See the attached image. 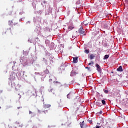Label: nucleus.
<instances>
[{"instance_id":"1","label":"nucleus","mask_w":128,"mask_h":128,"mask_svg":"<svg viewBox=\"0 0 128 128\" xmlns=\"http://www.w3.org/2000/svg\"><path fill=\"white\" fill-rule=\"evenodd\" d=\"M75 94L74 92H70L68 95L67 98H72L74 96Z\"/></svg>"},{"instance_id":"2","label":"nucleus","mask_w":128,"mask_h":128,"mask_svg":"<svg viewBox=\"0 0 128 128\" xmlns=\"http://www.w3.org/2000/svg\"><path fill=\"white\" fill-rule=\"evenodd\" d=\"M78 32L79 34H84V28H82V26H81L80 28H79Z\"/></svg>"},{"instance_id":"3","label":"nucleus","mask_w":128,"mask_h":128,"mask_svg":"<svg viewBox=\"0 0 128 128\" xmlns=\"http://www.w3.org/2000/svg\"><path fill=\"white\" fill-rule=\"evenodd\" d=\"M90 20H86L84 21V26H88V24H90Z\"/></svg>"},{"instance_id":"4","label":"nucleus","mask_w":128,"mask_h":128,"mask_svg":"<svg viewBox=\"0 0 128 128\" xmlns=\"http://www.w3.org/2000/svg\"><path fill=\"white\" fill-rule=\"evenodd\" d=\"M96 68H97V70L98 72H102V69L100 68V65H98V64H96Z\"/></svg>"},{"instance_id":"5","label":"nucleus","mask_w":128,"mask_h":128,"mask_svg":"<svg viewBox=\"0 0 128 128\" xmlns=\"http://www.w3.org/2000/svg\"><path fill=\"white\" fill-rule=\"evenodd\" d=\"M78 58V56L73 58V62H74V64H77Z\"/></svg>"},{"instance_id":"6","label":"nucleus","mask_w":128,"mask_h":128,"mask_svg":"<svg viewBox=\"0 0 128 128\" xmlns=\"http://www.w3.org/2000/svg\"><path fill=\"white\" fill-rule=\"evenodd\" d=\"M73 28H74V24H72L71 25L68 26V30H73Z\"/></svg>"},{"instance_id":"7","label":"nucleus","mask_w":128,"mask_h":128,"mask_svg":"<svg viewBox=\"0 0 128 128\" xmlns=\"http://www.w3.org/2000/svg\"><path fill=\"white\" fill-rule=\"evenodd\" d=\"M118 72H124V70H122V66H120L118 68H117Z\"/></svg>"},{"instance_id":"8","label":"nucleus","mask_w":128,"mask_h":128,"mask_svg":"<svg viewBox=\"0 0 128 128\" xmlns=\"http://www.w3.org/2000/svg\"><path fill=\"white\" fill-rule=\"evenodd\" d=\"M44 74H50V71H48V70L46 69V70H44Z\"/></svg>"},{"instance_id":"9","label":"nucleus","mask_w":128,"mask_h":128,"mask_svg":"<svg viewBox=\"0 0 128 128\" xmlns=\"http://www.w3.org/2000/svg\"><path fill=\"white\" fill-rule=\"evenodd\" d=\"M10 24H11V26H16V23H14V20H12L10 21Z\"/></svg>"},{"instance_id":"10","label":"nucleus","mask_w":128,"mask_h":128,"mask_svg":"<svg viewBox=\"0 0 128 128\" xmlns=\"http://www.w3.org/2000/svg\"><path fill=\"white\" fill-rule=\"evenodd\" d=\"M109 56L108 54H106L104 56V60H106L107 58H108Z\"/></svg>"},{"instance_id":"11","label":"nucleus","mask_w":128,"mask_h":128,"mask_svg":"<svg viewBox=\"0 0 128 128\" xmlns=\"http://www.w3.org/2000/svg\"><path fill=\"white\" fill-rule=\"evenodd\" d=\"M90 60H93L94 58V56L92 54H90Z\"/></svg>"},{"instance_id":"12","label":"nucleus","mask_w":128,"mask_h":128,"mask_svg":"<svg viewBox=\"0 0 128 128\" xmlns=\"http://www.w3.org/2000/svg\"><path fill=\"white\" fill-rule=\"evenodd\" d=\"M103 90H104V92L105 94H108V90H106L104 89Z\"/></svg>"},{"instance_id":"13","label":"nucleus","mask_w":128,"mask_h":128,"mask_svg":"<svg viewBox=\"0 0 128 128\" xmlns=\"http://www.w3.org/2000/svg\"><path fill=\"white\" fill-rule=\"evenodd\" d=\"M84 52H85L86 54H90V50H84Z\"/></svg>"},{"instance_id":"14","label":"nucleus","mask_w":128,"mask_h":128,"mask_svg":"<svg viewBox=\"0 0 128 128\" xmlns=\"http://www.w3.org/2000/svg\"><path fill=\"white\" fill-rule=\"evenodd\" d=\"M104 28H108V25L107 24H105L104 26Z\"/></svg>"},{"instance_id":"15","label":"nucleus","mask_w":128,"mask_h":128,"mask_svg":"<svg viewBox=\"0 0 128 128\" xmlns=\"http://www.w3.org/2000/svg\"><path fill=\"white\" fill-rule=\"evenodd\" d=\"M81 128H84V121L82 122V124H80Z\"/></svg>"},{"instance_id":"16","label":"nucleus","mask_w":128,"mask_h":128,"mask_svg":"<svg viewBox=\"0 0 128 128\" xmlns=\"http://www.w3.org/2000/svg\"><path fill=\"white\" fill-rule=\"evenodd\" d=\"M54 82V84H60V82H58V81Z\"/></svg>"},{"instance_id":"17","label":"nucleus","mask_w":128,"mask_h":128,"mask_svg":"<svg viewBox=\"0 0 128 128\" xmlns=\"http://www.w3.org/2000/svg\"><path fill=\"white\" fill-rule=\"evenodd\" d=\"M102 104H106V100H102Z\"/></svg>"},{"instance_id":"18","label":"nucleus","mask_w":128,"mask_h":128,"mask_svg":"<svg viewBox=\"0 0 128 128\" xmlns=\"http://www.w3.org/2000/svg\"><path fill=\"white\" fill-rule=\"evenodd\" d=\"M46 108H50V104H47V105H46Z\"/></svg>"},{"instance_id":"19","label":"nucleus","mask_w":128,"mask_h":128,"mask_svg":"<svg viewBox=\"0 0 128 128\" xmlns=\"http://www.w3.org/2000/svg\"><path fill=\"white\" fill-rule=\"evenodd\" d=\"M97 106H102V104L100 103H97Z\"/></svg>"},{"instance_id":"20","label":"nucleus","mask_w":128,"mask_h":128,"mask_svg":"<svg viewBox=\"0 0 128 128\" xmlns=\"http://www.w3.org/2000/svg\"><path fill=\"white\" fill-rule=\"evenodd\" d=\"M52 79L50 78V79L49 80V82H50V83L52 84Z\"/></svg>"},{"instance_id":"21","label":"nucleus","mask_w":128,"mask_h":128,"mask_svg":"<svg viewBox=\"0 0 128 128\" xmlns=\"http://www.w3.org/2000/svg\"><path fill=\"white\" fill-rule=\"evenodd\" d=\"M88 122H90V124H92V120H88Z\"/></svg>"},{"instance_id":"22","label":"nucleus","mask_w":128,"mask_h":128,"mask_svg":"<svg viewBox=\"0 0 128 128\" xmlns=\"http://www.w3.org/2000/svg\"><path fill=\"white\" fill-rule=\"evenodd\" d=\"M99 114H102V111H100V112H99Z\"/></svg>"},{"instance_id":"23","label":"nucleus","mask_w":128,"mask_h":128,"mask_svg":"<svg viewBox=\"0 0 128 128\" xmlns=\"http://www.w3.org/2000/svg\"><path fill=\"white\" fill-rule=\"evenodd\" d=\"M86 68H88V70H90V67H86Z\"/></svg>"},{"instance_id":"24","label":"nucleus","mask_w":128,"mask_h":128,"mask_svg":"<svg viewBox=\"0 0 128 128\" xmlns=\"http://www.w3.org/2000/svg\"><path fill=\"white\" fill-rule=\"evenodd\" d=\"M49 92H52V89H48Z\"/></svg>"},{"instance_id":"25","label":"nucleus","mask_w":128,"mask_h":128,"mask_svg":"<svg viewBox=\"0 0 128 128\" xmlns=\"http://www.w3.org/2000/svg\"><path fill=\"white\" fill-rule=\"evenodd\" d=\"M92 64V63H89L88 64V66H90Z\"/></svg>"},{"instance_id":"26","label":"nucleus","mask_w":128,"mask_h":128,"mask_svg":"<svg viewBox=\"0 0 128 128\" xmlns=\"http://www.w3.org/2000/svg\"><path fill=\"white\" fill-rule=\"evenodd\" d=\"M19 108H22V107H18V109L19 110Z\"/></svg>"},{"instance_id":"27","label":"nucleus","mask_w":128,"mask_h":128,"mask_svg":"<svg viewBox=\"0 0 128 128\" xmlns=\"http://www.w3.org/2000/svg\"><path fill=\"white\" fill-rule=\"evenodd\" d=\"M32 111H30L29 114H32Z\"/></svg>"},{"instance_id":"28","label":"nucleus","mask_w":128,"mask_h":128,"mask_svg":"<svg viewBox=\"0 0 128 128\" xmlns=\"http://www.w3.org/2000/svg\"><path fill=\"white\" fill-rule=\"evenodd\" d=\"M44 4H46V0L44 1Z\"/></svg>"},{"instance_id":"29","label":"nucleus","mask_w":128,"mask_h":128,"mask_svg":"<svg viewBox=\"0 0 128 128\" xmlns=\"http://www.w3.org/2000/svg\"><path fill=\"white\" fill-rule=\"evenodd\" d=\"M92 62V64H94V62Z\"/></svg>"},{"instance_id":"30","label":"nucleus","mask_w":128,"mask_h":128,"mask_svg":"<svg viewBox=\"0 0 128 128\" xmlns=\"http://www.w3.org/2000/svg\"><path fill=\"white\" fill-rule=\"evenodd\" d=\"M46 112H48V110H46Z\"/></svg>"},{"instance_id":"31","label":"nucleus","mask_w":128,"mask_h":128,"mask_svg":"<svg viewBox=\"0 0 128 128\" xmlns=\"http://www.w3.org/2000/svg\"><path fill=\"white\" fill-rule=\"evenodd\" d=\"M44 112V114H46V112L45 111H43Z\"/></svg>"},{"instance_id":"32","label":"nucleus","mask_w":128,"mask_h":128,"mask_svg":"<svg viewBox=\"0 0 128 128\" xmlns=\"http://www.w3.org/2000/svg\"><path fill=\"white\" fill-rule=\"evenodd\" d=\"M86 34H84V36H86Z\"/></svg>"},{"instance_id":"33","label":"nucleus","mask_w":128,"mask_h":128,"mask_svg":"<svg viewBox=\"0 0 128 128\" xmlns=\"http://www.w3.org/2000/svg\"><path fill=\"white\" fill-rule=\"evenodd\" d=\"M24 72H26L24 71L23 74H24Z\"/></svg>"},{"instance_id":"34","label":"nucleus","mask_w":128,"mask_h":128,"mask_svg":"<svg viewBox=\"0 0 128 128\" xmlns=\"http://www.w3.org/2000/svg\"><path fill=\"white\" fill-rule=\"evenodd\" d=\"M18 95L20 96V94H18Z\"/></svg>"}]
</instances>
